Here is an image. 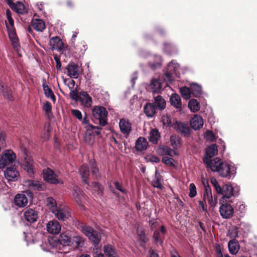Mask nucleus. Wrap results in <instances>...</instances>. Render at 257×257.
Here are the masks:
<instances>
[{
  "mask_svg": "<svg viewBox=\"0 0 257 257\" xmlns=\"http://www.w3.org/2000/svg\"><path fill=\"white\" fill-rule=\"evenodd\" d=\"M204 163L207 168L210 169L213 172H217L222 177L229 179L233 178L236 174V169L234 166L223 162L218 157L212 160L206 158L204 160Z\"/></svg>",
  "mask_w": 257,
  "mask_h": 257,
  "instance_id": "obj_1",
  "label": "nucleus"
},
{
  "mask_svg": "<svg viewBox=\"0 0 257 257\" xmlns=\"http://www.w3.org/2000/svg\"><path fill=\"white\" fill-rule=\"evenodd\" d=\"M240 191V187L235 184L230 183L222 186L221 192L219 194L222 195L220 202H224L226 199H229L232 196H238Z\"/></svg>",
  "mask_w": 257,
  "mask_h": 257,
  "instance_id": "obj_2",
  "label": "nucleus"
},
{
  "mask_svg": "<svg viewBox=\"0 0 257 257\" xmlns=\"http://www.w3.org/2000/svg\"><path fill=\"white\" fill-rule=\"evenodd\" d=\"M16 159V154L12 150L4 151L0 156V169L12 164Z\"/></svg>",
  "mask_w": 257,
  "mask_h": 257,
  "instance_id": "obj_3",
  "label": "nucleus"
},
{
  "mask_svg": "<svg viewBox=\"0 0 257 257\" xmlns=\"http://www.w3.org/2000/svg\"><path fill=\"white\" fill-rule=\"evenodd\" d=\"M92 115L93 117L99 120V123L101 126L106 125L107 121L106 117L107 112L106 109L100 106H96L92 109Z\"/></svg>",
  "mask_w": 257,
  "mask_h": 257,
  "instance_id": "obj_4",
  "label": "nucleus"
},
{
  "mask_svg": "<svg viewBox=\"0 0 257 257\" xmlns=\"http://www.w3.org/2000/svg\"><path fill=\"white\" fill-rule=\"evenodd\" d=\"M55 217L60 220L64 221L70 216L69 209L65 206H60L52 212Z\"/></svg>",
  "mask_w": 257,
  "mask_h": 257,
  "instance_id": "obj_5",
  "label": "nucleus"
},
{
  "mask_svg": "<svg viewBox=\"0 0 257 257\" xmlns=\"http://www.w3.org/2000/svg\"><path fill=\"white\" fill-rule=\"evenodd\" d=\"M43 178L46 182L51 184H57L60 183L57 175L49 168L43 170Z\"/></svg>",
  "mask_w": 257,
  "mask_h": 257,
  "instance_id": "obj_6",
  "label": "nucleus"
},
{
  "mask_svg": "<svg viewBox=\"0 0 257 257\" xmlns=\"http://www.w3.org/2000/svg\"><path fill=\"white\" fill-rule=\"evenodd\" d=\"M67 75L71 78L77 79L81 72V69L74 62L69 63L66 67Z\"/></svg>",
  "mask_w": 257,
  "mask_h": 257,
  "instance_id": "obj_7",
  "label": "nucleus"
},
{
  "mask_svg": "<svg viewBox=\"0 0 257 257\" xmlns=\"http://www.w3.org/2000/svg\"><path fill=\"white\" fill-rule=\"evenodd\" d=\"M223 203V202H220V203H221L219 207L220 215L223 218H230L232 216L234 213V210L231 205L227 203Z\"/></svg>",
  "mask_w": 257,
  "mask_h": 257,
  "instance_id": "obj_8",
  "label": "nucleus"
},
{
  "mask_svg": "<svg viewBox=\"0 0 257 257\" xmlns=\"http://www.w3.org/2000/svg\"><path fill=\"white\" fill-rule=\"evenodd\" d=\"M5 177L8 181H16L20 176L19 171L14 166L8 167L4 172Z\"/></svg>",
  "mask_w": 257,
  "mask_h": 257,
  "instance_id": "obj_9",
  "label": "nucleus"
},
{
  "mask_svg": "<svg viewBox=\"0 0 257 257\" xmlns=\"http://www.w3.org/2000/svg\"><path fill=\"white\" fill-rule=\"evenodd\" d=\"M172 127L178 132L181 133L185 137L190 135V129L187 124L181 121H176L173 123Z\"/></svg>",
  "mask_w": 257,
  "mask_h": 257,
  "instance_id": "obj_10",
  "label": "nucleus"
},
{
  "mask_svg": "<svg viewBox=\"0 0 257 257\" xmlns=\"http://www.w3.org/2000/svg\"><path fill=\"white\" fill-rule=\"evenodd\" d=\"M120 132L125 136H128L132 131V124L130 122L124 118L120 119L119 122Z\"/></svg>",
  "mask_w": 257,
  "mask_h": 257,
  "instance_id": "obj_11",
  "label": "nucleus"
},
{
  "mask_svg": "<svg viewBox=\"0 0 257 257\" xmlns=\"http://www.w3.org/2000/svg\"><path fill=\"white\" fill-rule=\"evenodd\" d=\"M10 7L18 14H23L27 12L25 6L21 2L14 3L12 0H6Z\"/></svg>",
  "mask_w": 257,
  "mask_h": 257,
  "instance_id": "obj_12",
  "label": "nucleus"
},
{
  "mask_svg": "<svg viewBox=\"0 0 257 257\" xmlns=\"http://www.w3.org/2000/svg\"><path fill=\"white\" fill-rule=\"evenodd\" d=\"M46 227L48 232L51 234H58L61 229V226L56 220H53L48 222Z\"/></svg>",
  "mask_w": 257,
  "mask_h": 257,
  "instance_id": "obj_13",
  "label": "nucleus"
},
{
  "mask_svg": "<svg viewBox=\"0 0 257 257\" xmlns=\"http://www.w3.org/2000/svg\"><path fill=\"white\" fill-rule=\"evenodd\" d=\"M24 217L27 221L33 223L37 221L38 213L33 209L26 208L24 211Z\"/></svg>",
  "mask_w": 257,
  "mask_h": 257,
  "instance_id": "obj_14",
  "label": "nucleus"
},
{
  "mask_svg": "<svg viewBox=\"0 0 257 257\" xmlns=\"http://www.w3.org/2000/svg\"><path fill=\"white\" fill-rule=\"evenodd\" d=\"M203 123L202 117L198 114H195L190 120V125L194 130L201 128L203 126Z\"/></svg>",
  "mask_w": 257,
  "mask_h": 257,
  "instance_id": "obj_15",
  "label": "nucleus"
},
{
  "mask_svg": "<svg viewBox=\"0 0 257 257\" xmlns=\"http://www.w3.org/2000/svg\"><path fill=\"white\" fill-rule=\"evenodd\" d=\"M49 45L53 50L61 51L63 48V43L59 37L56 36L50 39Z\"/></svg>",
  "mask_w": 257,
  "mask_h": 257,
  "instance_id": "obj_16",
  "label": "nucleus"
},
{
  "mask_svg": "<svg viewBox=\"0 0 257 257\" xmlns=\"http://www.w3.org/2000/svg\"><path fill=\"white\" fill-rule=\"evenodd\" d=\"M15 205L19 207H23L28 204V199L25 194H18L14 199Z\"/></svg>",
  "mask_w": 257,
  "mask_h": 257,
  "instance_id": "obj_17",
  "label": "nucleus"
},
{
  "mask_svg": "<svg viewBox=\"0 0 257 257\" xmlns=\"http://www.w3.org/2000/svg\"><path fill=\"white\" fill-rule=\"evenodd\" d=\"M7 28L10 39L12 42V44L14 48L17 49L18 47L19 46L18 39L17 37L14 28H10L7 24Z\"/></svg>",
  "mask_w": 257,
  "mask_h": 257,
  "instance_id": "obj_18",
  "label": "nucleus"
},
{
  "mask_svg": "<svg viewBox=\"0 0 257 257\" xmlns=\"http://www.w3.org/2000/svg\"><path fill=\"white\" fill-rule=\"evenodd\" d=\"M218 153L217 147L216 144H212L206 149V156L203 159L204 160L207 158L209 160H212L211 158L216 155Z\"/></svg>",
  "mask_w": 257,
  "mask_h": 257,
  "instance_id": "obj_19",
  "label": "nucleus"
},
{
  "mask_svg": "<svg viewBox=\"0 0 257 257\" xmlns=\"http://www.w3.org/2000/svg\"><path fill=\"white\" fill-rule=\"evenodd\" d=\"M23 185L30 190H40L42 187L41 184L38 181L32 180L24 181Z\"/></svg>",
  "mask_w": 257,
  "mask_h": 257,
  "instance_id": "obj_20",
  "label": "nucleus"
},
{
  "mask_svg": "<svg viewBox=\"0 0 257 257\" xmlns=\"http://www.w3.org/2000/svg\"><path fill=\"white\" fill-rule=\"evenodd\" d=\"M80 100L82 105L86 107H90L92 102L91 97L85 91L80 93Z\"/></svg>",
  "mask_w": 257,
  "mask_h": 257,
  "instance_id": "obj_21",
  "label": "nucleus"
},
{
  "mask_svg": "<svg viewBox=\"0 0 257 257\" xmlns=\"http://www.w3.org/2000/svg\"><path fill=\"white\" fill-rule=\"evenodd\" d=\"M151 88L154 93H159L162 89V84L160 79L153 78L150 84Z\"/></svg>",
  "mask_w": 257,
  "mask_h": 257,
  "instance_id": "obj_22",
  "label": "nucleus"
},
{
  "mask_svg": "<svg viewBox=\"0 0 257 257\" xmlns=\"http://www.w3.org/2000/svg\"><path fill=\"white\" fill-rule=\"evenodd\" d=\"M170 101L172 106L177 109H180L182 107V102L180 96L176 93L172 94Z\"/></svg>",
  "mask_w": 257,
  "mask_h": 257,
  "instance_id": "obj_23",
  "label": "nucleus"
},
{
  "mask_svg": "<svg viewBox=\"0 0 257 257\" xmlns=\"http://www.w3.org/2000/svg\"><path fill=\"white\" fill-rule=\"evenodd\" d=\"M158 152L161 155H168L171 157H174L176 155H178L177 153L175 150L171 149L168 146H163L160 147L159 149Z\"/></svg>",
  "mask_w": 257,
  "mask_h": 257,
  "instance_id": "obj_24",
  "label": "nucleus"
},
{
  "mask_svg": "<svg viewBox=\"0 0 257 257\" xmlns=\"http://www.w3.org/2000/svg\"><path fill=\"white\" fill-rule=\"evenodd\" d=\"M32 27L37 31L42 32L45 28V24L44 21L41 19H34L31 23Z\"/></svg>",
  "mask_w": 257,
  "mask_h": 257,
  "instance_id": "obj_25",
  "label": "nucleus"
},
{
  "mask_svg": "<svg viewBox=\"0 0 257 257\" xmlns=\"http://www.w3.org/2000/svg\"><path fill=\"white\" fill-rule=\"evenodd\" d=\"M228 247L230 253L236 254L239 249V245L237 240L232 239L228 242Z\"/></svg>",
  "mask_w": 257,
  "mask_h": 257,
  "instance_id": "obj_26",
  "label": "nucleus"
},
{
  "mask_svg": "<svg viewBox=\"0 0 257 257\" xmlns=\"http://www.w3.org/2000/svg\"><path fill=\"white\" fill-rule=\"evenodd\" d=\"M79 173L83 182L86 184L88 183V178L89 175V170L86 165L83 164L79 169Z\"/></svg>",
  "mask_w": 257,
  "mask_h": 257,
  "instance_id": "obj_27",
  "label": "nucleus"
},
{
  "mask_svg": "<svg viewBox=\"0 0 257 257\" xmlns=\"http://www.w3.org/2000/svg\"><path fill=\"white\" fill-rule=\"evenodd\" d=\"M160 134L156 128L152 129L149 133V140L153 144H157L160 138Z\"/></svg>",
  "mask_w": 257,
  "mask_h": 257,
  "instance_id": "obj_28",
  "label": "nucleus"
},
{
  "mask_svg": "<svg viewBox=\"0 0 257 257\" xmlns=\"http://www.w3.org/2000/svg\"><path fill=\"white\" fill-rule=\"evenodd\" d=\"M144 110L148 117H152L156 113V107L153 103H148L144 106Z\"/></svg>",
  "mask_w": 257,
  "mask_h": 257,
  "instance_id": "obj_29",
  "label": "nucleus"
},
{
  "mask_svg": "<svg viewBox=\"0 0 257 257\" xmlns=\"http://www.w3.org/2000/svg\"><path fill=\"white\" fill-rule=\"evenodd\" d=\"M203 184L205 189V192L203 195V199L204 200H207L208 203L211 205H212L213 201L211 188L209 187L208 184L205 185L204 182H203Z\"/></svg>",
  "mask_w": 257,
  "mask_h": 257,
  "instance_id": "obj_30",
  "label": "nucleus"
},
{
  "mask_svg": "<svg viewBox=\"0 0 257 257\" xmlns=\"http://www.w3.org/2000/svg\"><path fill=\"white\" fill-rule=\"evenodd\" d=\"M148 142L146 139L140 137L136 141V148L138 151H142L147 148Z\"/></svg>",
  "mask_w": 257,
  "mask_h": 257,
  "instance_id": "obj_31",
  "label": "nucleus"
},
{
  "mask_svg": "<svg viewBox=\"0 0 257 257\" xmlns=\"http://www.w3.org/2000/svg\"><path fill=\"white\" fill-rule=\"evenodd\" d=\"M103 251L107 257H118L115 249L111 245H105Z\"/></svg>",
  "mask_w": 257,
  "mask_h": 257,
  "instance_id": "obj_32",
  "label": "nucleus"
},
{
  "mask_svg": "<svg viewBox=\"0 0 257 257\" xmlns=\"http://www.w3.org/2000/svg\"><path fill=\"white\" fill-rule=\"evenodd\" d=\"M83 198L82 191L79 188L76 187L74 189V192H73V199L77 204H79Z\"/></svg>",
  "mask_w": 257,
  "mask_h": 257,
  "instance_id": "obj_33",
  "label": "nucleus"
},
{
  "mask_svg": "<svg viewBox=\"0 0 257 257\" xmlns=\"http://www.w3.org/2000/svg\"><path fill=\"white\" fill-rule=\"evenodd\" d=\"M170 142L172 146L174 149L179 148L181 145V138L177 136L173 135L170 137Z\"/></svg>",
  "mask_w": 257,
  "mask_h": 257,
  "instance_id": "obj_34",
  "label": "nucleus"
},
{
  "mask_svg": "<svg viewBox=\"0 0 257 257\" xmlns=\"http://www.w3.org/2000/svg\"><path fill=\"white\" fill-rule=\"evenodd\" d=\"M191 93L195 97L199 96L202 93L201 86L196 83H192L190 84Z\"/></svg>",
  "mask_w": 257,
  "mask_h": 257,
  "instance_id": "obj_35",
  "label": "nucleus"
},
{
  "mask_svg": "<svg viewBox=\"0 0 257 257\" xmlns=\"http://www.w3.org/2000/svg\"><path fill=\"white\" fill-rule=\"evenodd\" d=\"M188 107L192 112H197L200 109V104L195 99H191L188 103Z\"/></svg>",
  "mask_w": 257,
  "mask_h": 257,
  "instance_id": "obj_36",
  "label": "nucleus"
},
{
  "mask_svg": "<svg viewBox=\"0 0 257 257\" xmlns=\"http://www.w3.org/2000/svg\"><path fill=\"white\" fill-rule=\"evenodd\" d=\"M152 184L153 186L155 188L159 189H162V188L161 176L160 173H159L157 171L155 172V176L152 180Z\"/></svg>",
  "mask_w": 257,
  "mask_h": 257,
  "instance_id": "obj_37",
  "label": "nucleus"
},
{
  "mask_svg": "<svg viewBox=\"0 0 257 257\" xmlns=\"http://www.w3.org/2000/svg\"><path fill=\"white\" fill-rule=\"evenodd\" d=\"M82 122V123L84 125L85 128H86V131L88 132L90 131H93L94 129L98 128L97 126L92 125L89 124V120L88 118L85 116L84 118L82 117V119L80 120Z\"/></svg>",
  "mask_w": 257,
  "mask_h": 257,
  "instance_id": "obj_38",
  "label": "nucleus"
},
{
  "mask_svg": "<svg viewBox=\"0 0 257 257\" xmlns=\"http://www.w3.org/2000/svg\"><path fill=\"white\" fill-rule=\"evenodd\" d=\"M155 102L157 107L161 110L164 109L166 107V101L160 95H158L155 98Z\"/></svg>",
  "mask_w": 257,
  "mask_h": 257,
  "instance_id": "obj_39",
  "label": "nucleus"
},
{
  "mask_svg": "<svg viewBox=\"0 0 257 257\" xmlns=\"http://www.w3.org/2000/svg\"><path fill=\"white\" fill-rule=\"evenodd\" d=\"M59 240L64 246L69 245L71 241L70 237L65 233H62L60 235Z\"/></svg>",
  "mask_w": 257,
  "mask_h": 257,
  "instance_id": "obj_40",
  "label": "nucleus"
},
{
  "mask_svg": "<svg viewBox=\"0 0 257 257\" xmlns=\"http://www.w3.org/2000/svg\"><path fill=\"white\" fill-rule=\"evenodd\" d=\"M43 87L45 96L50 97L53 102H55L56 100L55 96L51 89L46 85L44 84Z\"/></svg>",
  "mask_w": 257,
  "mask_h": 257,
  "instance_id": "obj_41",
  "label": "nucleus"
},
{
  "mask_svg": "<svg viewBox=\"0 0 257 257\" xmlns=\"http://www.w3.org/2000/svg\"><path fill=\"white\" fill-rule=\"evenodd\" d=\"M179 68V65L175 61H172L170 62L167 67V71L170 72L175 73L176 75V71Z\"/></svg>",
  "mask_w": 257,
  "mask_h": 257,
  "instance_id": "obj_42",
  "label": "nucleus"
},
{
  "mask_svg": "<svg viewBox=\"0 0 257 257\" xmlns=\"http://www.w3.org/2000/svg\"><path fill=\"white\" fill-rule=\"evenodd\" d=\"M50 127V124L49 123H46L45 124L43 132L41 136L42 139L44 141H47L49 138V130Z\"/></svg>",
  "mask_w": 257,
  "mask_h": 257,
  "instance_id": "obj_43",
  "label": "nucleus"
},
{
  "mask_svg": "<svg viewBox=\"0 0 257 257\" xmlns=\"http://www.w3.org/2000/svg\"><path fill=\"white\" fill-rule=\"evenodd\" d=\"M180 93L183 98L186 100L188 99L191 97V90L187 87H184L180 89Z\"/></svg>",
  "mask_w": 257,
  "mask_h": 257,
  "instance_id": "obj_44",
  "label": "nucleus"
},
{
  "mask_svg": "<svg viewBox=\"0 0 257 257\" xmlns=\"http://www.w3.org/2000/svg\"><path fill=\"white\" fill-rule=\"evenodd\" d=\"M92 131H90L89 132L86 131L85 135L83 138L84 141L89 144H92L94 140V137L92 135Z\"/></svg>",
  "mask_w": 257,
  "mask_h": 257,
  "instance_id": "obj_45",
  "label": "nucleus"
},
{
  "mask_svg": "<svg viewBox=\"0 0 257 257\" xmlns=\"http://www.w3.org/2000/svg\"><path fill=\"white\" fill-rule=\"evenodd\" d=\"M0 90H1L3 93L4 96L6 98L9 100H12V92L11 90L7 88H5V86L0 82Z\"/></svg>",
  "mask_w": 257,
  "mask_h": 257,
  "instance_id": "obj_46",
  "label": "nucleus"
},
{
  "mask_svg": "<svg viewBox=\"0 0 257 257\" xmlns=\"http://www.w3.org/2000/svg\"><path fill=\"white\" fill-rule=\"evenodd\" d=\"M175 74V73L170 72L168 71L167 72L165 73L163 78L164 81L166 82L167 85L169 83H170L173 81V78Z\"/></svg>",
  "mask_w": 257,
  "mask_h": 257,
  "instance_id": "obj_47",
  "label": "nucleus"
},
{
  "mask_svg": "<svg viewBox=\"0 0 257 257\" xmlns=\"http://www.w3.org/2000/svg\"><path fill=\"white\" fill-rule=\"evenodd\" d=\"M89 238L95 244H98L101 240V236L97 231H94L92 234V236H90Z\"/></svg>",
  "mask_w": 257,
  "mask_h": 257,
  "instance_id": "obj_48",
  "label": "nucleus"
},
{
  "mask_svg": "<svg viewBox=\"0 0 257 257\" xmlns=\"http://www.w3.org/2000/svg\"><path fill=\"white\" fill-rule=\"evenodd\" d=\"M92 185L93 190L96 192L97 195L101 196L103 191L102 186L97 182H93Z\"/></svg>",
  "mask_w": 257,
  "mask_h": 257,
  "instance_id": "obj_49",
  "label": "nucleus"
},
{
  "mask_svg": "<svg viewBox=\"0 0 257 257\" xmlns=\"http://www.w3.org/2000/svg\"><path fill=\"white\" fill-rule=\"evenodd\" d=\"M82 232L88 238L92 236V234L94 232L93 229L90 226H84L82 227Z\"/></svg>",
  "mask_w": 257,
  "mask_h": 257,
  "instance_id": "obj_50",
  "label": "nucleus"
},
{
  "mask_svg": "<svg viewBox=\"0 0 257 257\" xmlns=\"http://www.w3.org/2000/svg\"><path fill=\"white\" fill-rule=\"evenodd\" d=\"M161 234L159 231L156 230L154 231L153 238L156 243L162 244V237Z\"/></svg>",
  "mask_w": 257,
  "mask_h": 257,
  "instance_id": "obj_51",
  "label": "nucleus"
},
{
  "mask_svg": "<svg viewBox=\"0 0 257 257\" xmlns=\"http://www.w3.org/2000/svg\"><path fill=\"white\" fill-rule=\"evenodd\" d=\"M137 232V235L139 237V238L141 241L145 243L148 240V238L146 236L144 229L142 228H138Z\"/></svg>",
  "mask_w": 257,
  "mask_h": 257,
  "instance_id": "obj_52",
  "label": "nucleus"
},
{
  "mask_svg": "<svg viewBox=\"0 0 257 257\" xmlns=\"http://www.w3.org/2000/svg\"><path fill=\"white\" fill-rule=\"evenodd\" d=\"M73 242L76 244L77 247H82L84 244V240L83 237L75 236L73 237Z\"/></svg>",
  "mask_w": 257,
  "mask_h": 257,
  "instance_id": "obj_53",
  "label": "nucleus"
},
{
  "mask_svg": "<svg viewBox=\"0 0 257 257\" xmlns=\"http://www.w3.org/2000/svg\"><path fill=\"white\" fill-rule=\"evenodd\" d=\"M47 205L52 212L54 210L56 209L58 207L56 206V201L52 198H48L47 199Z\"/></svg>",
  "mask_w": 257,
  "mask_h": 257,
  "instance_id": "obj_54",
  "label": "nucleus"
},
{
  "mask_svg": "<svg viewBox=\"0 0 257 257\" xmlns=\"http://www.w3.org/2000/svg\"><path fill=\"white\" fill-rule=\"evenodd\" d=\"M161 121L164 126L172 127L173 124L172 123L171 120L167 114L163 115L162 116Z\"/></svg>",
  "mask_w": 257,
  "mask_h": 257,
  "instance_id": "obj_55",
  "label": "nucleus"
},
{
  "mask_svg": "<svg viewBox=\"0 0 257 257\" xmlns=\"http://www.w3.org/2000/svg\"><path fill=\"white\" fill-rule=\"evenodd\" d=\"M204 136L205 140L208 142H212L215 140V137L211 131H207L204 133Z\"/></svg>",
  "mask_w": 257,
  "mask_h": 257,
  "instance_id": "obj_56",
  "label": "nucleus"
},
{
  "mask_svg": "<svg viewBox=\"0 0 257 257\" xmlns=\"http://www.w3.org/2000/svg\"><path fill=\"white\" fill-rule=\"evenodd\" d=\"M210 181L216 192L218 194L221 192L222 187H220L217 180L214 177H212L210 179Z\"/></svg>",
  "mask_w": 257,
  "mask_h": 257,
  "instance_id": "obj_57",
  "label": "nucleus"
},
{
  "mask_svg": "<svg viewBox=\"0 0 257 257\" xmlns=\"http://www.w3.org/2000/svg\"><path fill=\"white\" fill-rule=\"evenodd\" d=\"M24 169L29 173L31 174L33 173V165L32 161H28L26 160L24 164Z\"/></svg>",
  "mask_w": 257,
  "mask_h": 257,
  "instance_id": "obj_58",
  "label": "nucleus"
},
{
  "mask_svg": "<svg viewBox=\"0 0 257 257\" xmlns=\"http://www.w3.org/2000/svg\"><path fill=\"white\" fill-rule=\"evenodd\" d=\"M43 109L45 111L46 115H49L51 112L52 106L49 102H46L44 103Z\"/></svg>",
  "mask_w": 257,
  "mask_h": 257,
  "instance_id": "obj_59",
  "label": "nucleus"
},
{
  "mask_svg": "<svg viewBox=\"0 0 257 257\" xmlns=\"http://www.w3.org/2000/svg\"><path fill=\"white\" fill-rule=\"evenodd\" d=\"M162 162L167 165L170 166H175L173 162H175L174 160L168 157H163L162 158Z\"/></svg>",
  "mask_w": 257,
  "mask_h": 257,
  "instance_id": "obj_60",
  "label": "nucleus"
},
{
  "mask_svg": "<svg viewBox=\"0 0 257 257\" xmlns=\"http://www.w3.org/2000/svg\"><path fill=\"white\" fill-rule=\"evenodd\" d=\"M196 194L197 192L195 185L193 183H191L189 185V197L193 198L196 195Z\"/></svg>",
  "mask_w": 257,
  "mask_h": 257,
  "instance_id": "obj_61",
  "label": "nucleus"
},
{
  "mask_svg": "<svg viewBox=\"0 0 257 257\" xmlns=\"http://www.w3.org/2000/svg\"><path fill=\"white\" fill-rule=\"evenodd\" d=\"M228 236L230 238H236L238 236V232L236 227H232L228 230Z\"/></svg>",
  "mask_w": 257,
  "mask_h": 257,
  "instance_id": "obj_62",
  "label": "nucleus"
},
{
  "mask_svg": "<svg viewBox=\"0 0 257 257\" xmlns=\"http://www.w3.org/2000/svg\"><path fill=\"white\" fill-rule=\"evenodd\" d=\"M64 82L68 86L70 90L74 89L75 82L73 80L70 79H65L64 80Z\"/></svg>",
  "mask_w": 257,
  "mask_h": 257,
  "instance_id": "obj_63",
  "label": "nucleus"
},
{
  "mask_svg": "<svg viewBox=\"0 0 257 257\" xmlns=\"http://www.w3.org/2000/svg\"><path fill=\"white\" fill-rule=\"evenodd\" d=\"M91 172L95 178H98L100 176L99 170L95 164L92 165L91 167Z\"/></svg>",
  "mask_w": 257,
  "mask_h": 257,
  "instance_id": "obj_64",
  "label": "nucleus"
}]
</instances>
